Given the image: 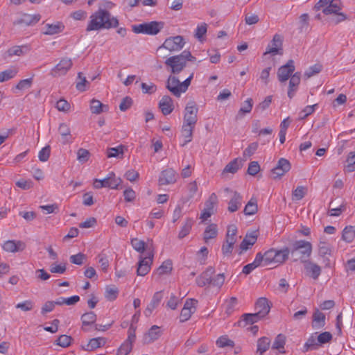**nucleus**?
<instances>
[{
    "instance_id": "f257e3e1",
    "label": "nucleus",
    "mask_w": 355,
    "mask_h": 355,
    "mask_svg": "<svg viewBox=\"0 0 355 355\" xmlns=\"http://www.w3.org/2000/svg\"><path fill=\"white\" fill-rule=\"evenodd\" d=\"M119 24V19L116 17L112 15L109 11L99 8L90 15L86 31L89 32L110 29L116 28Z\"/></svg>"
},
{
    "instance_id": "f03ea898",
    "label": "nucleus",
    "mask_w": 355,
    "mask_h": 355,
    "mask_svg": "<svg viewBox=\"0 0 355 355\" xmlns=\"http://www.w3.org/2000/svg\"><path fill=\"white\" fill-rule=\"evenodd\" d=\"M196 58L190 51L184 50L180 54L173 55L165 60V64L173 74L181 73L187 67L188 62H195Z\"/></svg>"
},
{
    "instance_id": "7ed1b4c3",
    "label": "nucleus",
    "mask_w": 355,
    "mask_h": 355,
    "mask_svg": "<svg viewBox=\"0 0 355 355\" xmlns=\"http://www.w3.org/2000/svg\"><path fill=\"white\" fill-rule=\"evenodd\" d=\"M290 254V250L288 248H284L280 250L271 248L264 254H261V261L262 266H271L276 267L283 263L288 258Z\"/></svg>"
},
{
    "instance_id": "20e7f679",
    "label": "nucleus",
    "mask_w": 355,
    "mask_h": 355,
    "mask_svg": "<svg viewBox=\"0 0 355 355\" xmlns=\"http://www.w3.org/2000/svg\"><path fill=\"white\" fill-rule=\"evenodd\" d=\"M317 10H322L324 15H334L336 23L345 19V15L340 12L341 2L340 0H320L315 6Z\"/></svg>"
},
{
    "instance_id": "39448f33",
    "label": "nucleus",
    "mask_w": 355,
    "mask_h": 355,
    "mask_svg": "<svg viewBox=\"0 0 355 355\" xmlns=\"http://www.w3.org/2000/svg\"><path fill=\"white\" fill-rule=\"evenodd\" d=\"M193 76L194 73L192 72L183 82H180L176 76L170 75L166 80V87L173 95L180 97L188 89Z\"/></svg>"
},
{
    "instance_id": "423d86ee",
    "label": "nucleus",
    "mask_w": 355,
    "mask_h": 355,
    "mask_svg": "<svg viewBox=\"0 0 355 355\" xmlns=\"http://www.w3.org/2000/svg\"><path fill=\"white\" fill-rule=\"evenodd\" d=\"M317 248L318 255L322 259V263L326 267H331L333 262L330 258L333 256L334 248L325 236L320 237Z\"/></svg>"
},
{
    "instance_id": "0eeeda50",
    "label": "nucleus",
    "mask_w": 355,
    "mask_h": 355,
    "mask_svg": "<svg viewBox=\"0 0 355 355\" xmlns=\"http://www.w3.org/2000/svg\"><path fill=\"white\" fill-rule=\"evenodd\" d=\"M163 27V22L152 21L132 26V31L137 34L155 35L160 32Z\"/></svg>"
},
{
    "instance_id": "6e6552de",
    "label": "nucleus",
    "mask_w": 355,
    "mask_h": 355,
    "mask_svg": "<svg viewBox=\"0 0 355 355\" xmlns=\"http://www.w3.org/2000/svg\"><path fill=\"white\" fill-rule=\"evenodd\" d=\"M136 327L133 325L128 330L127 338L117 349L116 355H128L132 349V346L136 340Z\"/></svg>"
},
{
    "instance_id": "1a4fd4ad",
    "label": "nucleus",
    "mask_w": 355,
    "mask_h": 355,
    "mask_svg": "<svg viewBox=\"0 0 355 355\" xmlns=\"http://www.w3.org/2000/svg\"><path fill=\"white\" fill-rule=\"evenodd\" d=\"M185 44L184 39L182 36L177 35L166 38L164 43L159 46L158 51L165 49L170 52H176L182 50Z\"/></svg>"
},
{
    "instance_id": "9d476101",
    "label": "nucleus",
    "mask_w": 355,
    "mask_h": 355,
    "mask_svg": "<svg viewBox=\"0 0 355 355\" xmlns=\"http://www.w3.org/2000/svg\"><path fill=\"white\" fill-rule=\"evenodd\" d=\"M154 254L151 252H148L146 257L140 255L137 263V275L138 276L146 275L151 269L153 262Z\"/></svg>"
},
{
    "instance_id": "9b49d317",
    "label": "nucleus",
    "mask_w": 355,
    "mask_h": 355,
    "mask_svg": "<svg viewBox=\"0 0 355 355\" xmlns=\"http://www.w3.org/2000/svg\"><path fill=\"white\" fill-rule=\"evenodd\" d=\"M198 112L196 103L194 101L188 102L184 110L183 123L195 126L198 121Z\"/></svg>"
},
{
    "instance_id": "f8f14e48",
    "label": "nucleus",
    "mask_w": 355,
    "mask_h": 355,
    "mask_svg": "<svg viewBox=\"0 0 355 355\" xmlns=\"http://www.w3.org/2000/svg\"><path fill=\"white\" fill-rule=\"evenodd\" d=\"M198 302L193 299H187L181 310L180 320L182 322H186L190 319L191 315L196 311V304Z\"/></svg>"
},
{
    "instance_id": "ddd939ff",
    "label": "nucleus",
    "mask_w": 355,
    "mask_h": 355,
    "mask_svg": "<svg viewBox=\"0 0 355 355\" xmlns=\"http://www.w3.org/2000/svg\"><path fill=\"white\" fill-rule=\"evenodd\" d=\"M282 39L279 35L276 34L274 35L272 40L268 44L264 55L271 54L275 55H282Z\"/></svg>"
},
{
    "instance_id": "4468645a",
    "label": "nucleus",
    "mask_w": 355,
    "mask_h": 355,
    "mask_svg": "<svg viewBox=\"0 0 355 355\" xmlns=\"http://www.w3.org/2000/svg\"><path fill=\"white\" fill-rule=\"evenodd\" d=\"M294 61L290 60L287 63L278 69L277 78L279 82L284 83L291 77L295 71Z\"/></svg>"
},
{
    "instance_id": "2eb2a0df",
    "label": "nucleus",
    "mask_w": 355,
    "mask_h": 355,
    "mask_svg": "<svg viewBox=\"0 0 355 355\" xmlns=\"http://www.w3.org/2000/svg\"><path fill=\"white\" fill-rule=\"evenodd\" d=\"M173 270V263L170 259H166L162 262V263L153 271L152 277L156 281H159L161 277L164 275H168L171 274Z\"/></svg>"
},
{
    "instance_id": "dca6fc26",
    "label": "nucleus",
    "mask_w": 355,
    "mask_h": 355,
    "mask_svg": "<svg viewBox=\"0 0 355 355\" xmlns=\"http://www.w3.org/2000/svg\"><path fill=\"white\" fill-rule=\"evenodd\" d=\"M178 174L176 171L171 168H166L161 172L159 177V184L160 185H168L174 184L177 180Z\"/></svg>"
},
{
    "instance_id": "f3484780",
    "label": "nucleus",
    "mask_w": 355,
    "mask_h": 355,
    "mask_svg": "<svg viewBox=\"0 0 355 355\" xmlns=\"http://www.w3.org/2000/svg\"><path fill=\"white\" fill-rule=\"evenodd\" d=\"M71 67V60L69 58H63L54 68L52 69L51 75L53 76H63L67 73Z\"/></svg>"
},
{
    "instance_id": "a211bd4d",
    "label": "nucleus",
    "mask_w": 355,
    "mask_h": 355,
    "mask_svg": "<svg viewBox=\"0 0 355 355\" xmlns=\"http://www.w3.org/2000/svg\"><path fill=\"white\" fill-rule=\"evenodd\" d=\"M290 169V162L284 158L279 159L277 166L272 170V175L273 178L276 179L283 176Z\"/></svg>"
},
{
    "instance_id": "6ab92c4d",
    "label": "nucleus",
    "mask_w": 355,
    "mask_h": 355,
    "mask_svg": "<svg viewBox=\"0 0 355 355\" xmlns=\"http://www.w3.org/2000/svg\"><path fill=\"white\" fill-rule=\"evenodd\" d=\"M64 26L62 22L46 23L42 28V33L46 35H53L62 33L64 31Z\"/></svg>"
},
{
    "instance_id": "aec40b11",
    "label": "nucleus",
    "mask_w": 355,
    "mask_h": 355,
    "mask_svg": "<svg viewBox=\"0 0 355 355\" xmlns=\"http://www.w3.org/2000/svg\"><path fill=\"white\" fill-rule=\"evenodd\" d=\"M3 249L8 252H17L25 249L26 245L21 241L8 240L2 245Z\"/></svg>"
},
{
    "instance_id": "412c9836",
    "label": "nucleus",
    "mask_w": 355,
    "mask_h": 355,
    "mask_svg": "<svg viewBox=\"0 0 355 355\" xmlns=\"http://www.w3.org/2000/svg\"><path fill=\"white\" fill-rule=\"evenodd\" d=\"M293 250H300V253L302 255L309 257L312 252V245L310 242L306 241L304 240L297 241L294 243Z\"/></svg>"
},
{
    "instance_id": "4be33fe9",
    "label": "nucleus",
    "mask_w": 355,
    "mask_h": 355,
    "mask_svg": "<svg viewBox=\"0 0 355 355\" xmlns=\"http://www.w3.org/2000/svg\"><path fill=\"white\" fill-rule=\"evenodd\" d=\"M40 18L41 16L39 14L31 15L24 13L15 21V24L26 26H31L37 23L40 20Z\"/></svg>"
},
{
    "instance_id": "5701e85b",
    "label": "nucleus",
    "mask_w": 355,
    "mask_h": 355,
    "mask_svg": "<svg viewBox=\"0 0 355 355\" xmlns=\"http://www.w3.org/2000/svg\"><path fill=\"white\" fill-rule=\"evenodd\" d=\"M300 83V73L296 72L293 73L290 78L288 96L289 98H293L297 90L298 85Z\"/></svg>"
},
{
    "instance_id": "b1692460",
    "label": "nucleus",
    "mask_w": 355,
    "mask_h": 355,
    "mask_svg": "<svg viewBox=\"0 0 355 355\" xmlns=\"http://www.w3.org/2000/svg\"><path fill=\"white\" fill-rule=\"evenodd\" d=\"M195 126L189 125L187 124L183 123L181 131V137H180V145L182 146H186L188 143H189L192 139L193 130Z\"/></svg>"
},
{
    "instance_id": "393cba45",
    "label": "nucleus",
    "mask_w": 355,
    "mask_h": 355,
    "mask_svg": "<svg viewBox=\"0 0 355 355\" xmlns=\"http://www.w3.org/2000/svg\"><path fill=\"white\" fill-rule=\"evenodd\" d=\"M159 107L164 115L171 114L173 110V102L169 96H164L159 102Z\"/></svg>"
},
{
    "instance_id": "a878e982",
    "label": "nucleus",
    "mask_w": 355,
    "mask_h": 355,
    "mask_svg": "<svg viewBox=\"0 0 355 355\" xmlns=\"http://www.w3.org/2000/svg\"><path fill=\"white\" fill-rule=\"evenodd\" d=\"M162 334V331L160 330L159 327L157 325H153L148 330V331L145 334L144 336V342L145 343H151L154 341L157 340Z\"/></svg>"
},
{
    "instance_id": "bb28decb",
    "label": "nucleus",
    "mask_w": 355,
    "mask_h": 355,
    "mask_svg": "<svg viewBox=\"0 0 355 355\" xmlns=\"http://www.w3.org/2000/svg\"><path fill=\"white\" fill-rule=\"evenodd\" d=\"M258 233L253 231L248 233L240 245L241 250H247L250 248L257 241Z\"/></svg>"
},
{
    "instance_id": "cd10ccee",
    "label": "nucleus",
    "mask_w": 355,
    "mask_h": 355,
    "mask_svg": "<svg viewBox=\"0 0 355 355\" xmlns=\"http://www.w3.org/2000/svg\"><path fill=\"white\" fill-rule=\"evenodd\" d=\"M214 272L213 268H210L204 271L200 276L196 278V284L198 286L203 287L211 284V277Z\"/></svg>"
},
{
    "instance_id": "c85d7f7f",
    "label": "nucleus",
    "mask_w": 355,
    "mask_h": 355,
    "mask_svg": "<svg viewBox=\"0 0 355 355\" xmlns=\"http://www.w3.org/2000/svg\"><path fill=\"white\" fill-rule=\"evenodd\" d=\"M255 311L258 315L264 318L270 311V306L267 299L261 297L255 304Z\"/></svg>"
},
{
    "instance_id": "c756f323",
    "label": "nucleus",
    "mask_w": 355,
    "mask_h": 355,
    "mask_svg": "<svg viewBox=\"0 0 355 355\" xmlns=\"http://www.w3.org/2000/svg\"><path fill=\"white\" fill-rule=\"evenodd\" d=\"M106 343V339L103 337L92 338L89 342L83 346V349L86 351H93L97 348L104 346Z\"/></svg>"
},
{
    "instance_id": "7c9ffc66",
    "label": "nucleus",
    "mask_w": 355,
    "mask_h": 355,
    "mask_svg": "<svg viewBox=\"0 0 355 355\" xmlns=\"http://www.w3.org/2000/svg\"><path fill=\"white\" fill-rule=\"evenodd\" d=\"M90 110L92 113L99 114L102 112H107L109 110L107 105L102 103L100 101L92 99L90 101Z\"/></svg>"
},
{
    "instance_id": "2f4dec72",
    "label": "nucleus",
    "mask_w": 355,
    "mask_h": 355,
    "mask_svg": "<svg viewBox=\"0 0 355 355\" xmlns=\"http://www.w3.org/2000/svg\"><path fill=\"white\" fill-rule=\"evenodd\" d=\"M211 199H216L214 194H212L210 200L205 203V208L200 214V218L202 221L207 220L214 213V202L211 201Z\"/></svg>"
},
{
    "instance_id": "473e14b6",
    "label": "nucleus",
    "mask_w": 355,
    "mask_h": 355,
    "mask_svg": "<svg viewBox=\"0 0 355 355\" xmlns=\"http://www.w3.org/2000/svg\"><path fill=\"white\" fill-rule=\"evenodd\" d=\"M242 205V196L237 192H234L228 204V211L235 212Z\"/></svg>"
},
{
    "instance_id": "72a5a7b5",
    "label": "nucleus",
    "mask_w": 355,
    "mask_h": 355,
    "mask_svg": "<svg viewBox=\"0 0 355 355\" xmlns=\"http://www.w3.org/2000/svg\"><path fill=\"white\" fill-rule=\"evenodd\" d=\"M125 147L123 145H119L116 147L109 148L106 150L107 158H122L124 155Z\"/></svg>"
},
{
    "instance_id": "f704fd0d",
    "label": "nucleus",
    "mask_w": 355,
    "mask_h": 355,
    "mask_svg": "<svg viewBox=\"0 0 355 355\" xmlns=\"http://www.w3.org/2000/svg\"><path fill=\"white\" fill-rule=\"evenodd\" d=\"M270 343V339L268 337L263 336L259 338L257 343V352L260 355H263L268 350Z\"/></svg>"
},
{
    "instance_id": "c9c22d12",
    "label": "nucleus",
    "mask_w": 355,
    "mask_h": 355,
    "mask_svg": "<svg viewBox=\"0 0 355 355\" xmlns=\"http://www.w3.org/2000/svg\"><path fill=\"white\" fill-rule=\"evenodd\" d=\"M261 259H262L261 253L259 252L256 254V257L252 263H248L243 267L242 272L245 275L250 274L252 271H253L257 267L262 265Z\"/></svg>"
},
{
    "instance_id": "e433bc0d",
    "label": "nucleus",
    "mask_w": 355,
    "mask_h": 355,
    "mask_svg": "<svg viewBox=\"0 0 355 355\" xmlns=\"http://www.w3.org/2000/svg\"><path fill=\"white\" fill-rule=\"evenodd\" d=\"M325 324V315L324 313L320 312L318 309H316L313 315V327L315 329H320L324 327Z\"/></svg>"
},
{
    "instance_id": "4c0bfd02",
    "label": "nucleus",
    "mask_w": 355,
    "mask_h": 355,
    "mask_svg": "<svg viewBox=\"0 0 355 355\" xmlns=\"http://www.w3.org/2000/svg\"><path fill=\"white\" fill-rule=\"evenodd\" d=\"M286 336L282 334H278L272 345V348L273 349H277L281 354L285 353L284 346L286 344Z\"/></svg>"
},
{
    "instance_id": "58836bf2",
    "label": "nucleus",
    "mask_w": 355,
    "mask_h": 355,
    "mask_svg": "<svg viewBox=\"0 0 355 355\" xmlns=\"http://www.w3.org/2000/svg\"><path fill=\"white\" fill-rule=\"evenodd\" d=\"M252 99L251 98H247L239 109L236 115V119H240L243 116L244 114L250 113L252 111Z\"/></svg>"
},
{
    "instance_id": "ea45409f",
    "label": "nucleus",
    "mask_w": 355,
    "mask_h": 355,
    "mask_svg": "<svg viewBox=\"0 0 355 355\" xmlns=\"http://www.w3.org/2000/svg\"><path fill=\"white\" fill-rule=\"evenodd\" d=\"M59 132L62 136V142L64 144L71 142V130L67 123H61L58 128Z\"/></svg>"
},
{
    "instance_id": "a19ab883",
    "label": "nucleus",
    "mask_w": 355,
    "mask_h": 355,
    "mask_svg": "<svg viewBox=\"0 0 355 355\" xmlns=\"http://www.w3.org/2000/svg\"><path fill=\"white\" fill-rule=\"evenodd\" d=\"M308 188L305 186H297L292 192V200L294 202L301 200L307 193Z\"/></svg>"
},
{
    "instance_id": "79ce46f5",
    "label": "nucleus",
    "mask_w": 355,
    "mask_h": 355,
    "mask_svg": "<svg viewBox=\"0 0 355 355\" xmlns=\"http://www.w3.org/2000/svg\"><path fill=\"white\" fill-rule=\"evenodd\" d=\"M305 269L309 275L314 279H317L321 273V268L316 263L309 262L306 266Z\"/></svg>"
},
{
    "instance_id": "37998d69",
    "label": "nucleus",
    "mask_w": 355,
    "mask_h": 355,
    "mask_svg": "<svg viewBox=\"0 0 355 355\" xmlns=\"http://www.w3.org/2000/svg\"><path fill=\"white\" fill-rule=\"evenodd\" d=\"M218 234L217 225L215 224L209 225L204 232V239L208 242L209 239L215 238Z\"/></svg>"
},
{
    "instance_id": "c03bdc74",
    "label": "nucleus",
    "mask_w": 355,
    "mask_h": 355,
    "mask_svg": "<svg viewBox=\"0 0 355 355\" xmlns=\"http://www.w3.org/2000/svg\"><path fill=\"white\" fill-rule=\"evenodd\" d=\"M33 80V77L21 80L16 85L15 87L12 89L13 92H15V90L26 91L30 89L32 87Z\"/></svg>"
},
{
    "instance_id": "a18cd8bd",
    "label": "nucleus",
    "mask_w": 355,
    "mask_h": 355,
    "mask_svg": "<svg viewBox=\"0 0 355 355\" xmlns=\"http://www.w3.org/2000/svg\"><path fill=\"white\" fill-rule=\"evenodd\" d=\"M28 51L29 47L28 46H15L8 49V54L9 56H21L26 53Z\"/></svg>"
},
{
    "instance_id": "49530a36",
    "label": "nucleus",
    "mask_w": 355,
    "mask_h": 355,
    "mask_svg": "<svg viewBox=\"0 0 355 355\" xmlns=\"http://www.w3.org/2000/svg\"><path fill=\"white\" fill-rule=\"evenodd\" d=\"M109 183L106 184V187L112 189H118L122 180L120 178H117L114 173L110 172L108 173Z\"/></svg>"
},
{
    "instance_id": "de8ad7c7",
    "label": "nucleus",
    "mask_w": 355,
    "mask_h": 355,
    "mask_svg": "<svg viewBox=\"0 0 355 355\" xmlns=\"http://www.w3.org/2000/svg\"><path fill=\"white\" fill-rule=\"evenodd\" d=\"M355 238V230L353 226H347L343 230L342 239L347 243H351Z\"/></svg>"
},
{
    "instance_id": "09e8293b",
    "label": "nucleus",
    "mask_w": 355,
    "mask_h": 355,
    "mask_svg": "<svg viewBox=\"0 0 355 355\" xmlns=\"http://www.w3.org/2000/svg\"><path fill=\"white\" fill-rule=\"evenodd\" d=\"M193 220L192 218H187L185 220L178 234V237L180 239H182L189 234L193 225Z\"/></svg>"
},
{
    "instance_id": "8fccbe9b",
    "label": "nucleus",
    "mask_w": 355,
    "mask_h": 355,
    "mask_svg": "<svg viewBox=\"0 0 355 355\" xmlns=\"http://www.w3.org/2000/svg\"><path fill=\"white\" fill-rule=\"evenodd\" d=\"M207 31V25L206 23H201L198 24L195 30V37L198 41L202 42L204 41V36Z\"/></svg>"
},
{
    "instance_id": "3c124183",
    "label": "nucleus",
    "mask_w": 355,
    "mask_h": 355,
    "mask_svg": "<svg viewBox=\"0 0 355 355\" xmlns=\"http://www.w3.org/2000/svg\"><path fill=\"white\" fill-rule=\"evenodd\" d=\"M319 346L320 344L317 340V336L315 335H312L308 338L306 342L304 343V351L307 352L309 350L316 349Z\"/></svg>"
},
{
    "instance_id": "603ef678",
    "label": "nucleus",
    "mask_w": 355,
    "mask_h": 355,
    "mask_svg": "<svg viewBox=\"0 0 355 355\" xmlns=\"http://www.w3.org/2000/svg\"><path fill=\"white\" fill-rule=\"evenodd\" d=\"M18 71L15 68H10L3 71L0 72V83L7 81L14 78Z\"/></svg>"
},
{
    "instance_id": "864d4df0",
    "label": "nucleus",
    "mask_w": 355,
    "mask_h": 355,
    "mask_svg": "<svg viewBox=\"0 0 355 355\" xmlns=\"http://www.w3.org/2000/svg\"><path fill=\"white\" fill-rule=\"evenodd\" d=\"M89 84V83L86 80V78L83 76L82 73L79 72L76 83V89L80 92H84L87 89Z\"/></svg>"
},
{
    "instance_id": "5fc2aeb1",
    "label": "nucleus",
    "mask_w": 355,
    "mask_h": 355,
    "mask_svg": "<svg viewBox=\"0 0 355 355\" xmlns=\"http://www.w3.org/2000/svg\"><path fill=\"white\" fill-rule=\"evenodd\" d=\"M346 165L345 170L347 172H353L355 171V152H350L346 159Z\"/></svg>"
},
{
    "instance_id": "6e6d98bb",
    "label": "nucleus",
    "mask_w": 355,
    "mask_h": 355,
    "mask_svg": "<svg viewBox=\"0 0 355 355\" xmlns=\"http://www.w3.org/2000/svg\"><path fill=\"white\" fill-rule=\"evenodd\" d=\"M130 243L132 248L139 253H143L146 250V243L143 240H140L138 238L132 239Z\"/></svg>"
},
{
    "instance_id": "4d7b16f0",
    "label": "nucleus",
    "mask_w": 355,
    "mask_h": 355,
    "mask_svg": "<svg viewBox=\"0 0 355 355\" xmlns=\"http://www.w3.org/2000/svg\"><path fill=\"white\" fill-rule=\"evenodd\" d=\"M241 167V161L238 159H235L230 162L224 168V173H236Z\"/></svg>"
},
{
    "instance_id": "13d9d810",
    "label": "nucleus",
    "mask_w": 355,
    "mask_h": 355,
    "mask_svg": "<svg viewBox=\"0 0 355 355\" xmlns=\"http://www.w3.org/2000/svg\"><path fill=\"white\" fill-rule=\"evenodd\" d=\"M271 67H266L261 70L257 80L260 81L263 85H267L270 82V73Z\"/></svg>"
},
{
    "instance_id": "bf43d9fd",
    "label": "nucleus",
    "mask_w": 355,
    "mask_h": 355,
    "mask_svg": "<svg viewBox=\"0 0 355 355\" xmlns=\"http://www.w3.org/2000/svg\"><path fill=\"white\" fill-rule=\"evenodd\" d=\"M223 306L226 313L227 314H230L233 312L237 306V299L234 297H232L230 299L225 300Z\"/></svg>"
},
{
    "instance_id": "052dcab7",
    "label": "nucleus",
    "mask_w": 355,
    "mask_h": 355,
    "mask_svg": "<svg viewBox=\"0 0 355 355\" xmlns=\"http://www.w3.org/2000/svg\"><path fill=\"white\" fill-rule=\"evenodd\" d=\"M97 258L101 270L104 272H107L110 266L108 257L105 254H100L98 255Z\"/></svg>"
},
{
    "instance_id": "680f3d73",
    "label": "nucleus",
    "mask_w": 355,
    "mask_h": 355,
    "mask_svg": "<svg viewBox=\"0 0 355 355\" xmlns=\"http://www.w3.org/2000/svg\"><path fill=\"white\" fill-rule=\"evenodd\" d=\"M81 320H82L83 325H85V326L91 325L93 323H94V322L96 321V315L92 311L88 312L82 315Z\"/></svg>"
},
{
    "instance_id": "e2e57ef3",
    "label": "nucleus",
    "mask_w": 355,
    "mask_h": 355,
    "mask_svg": "<svg viewBox=\"0 0 355 355\" xmlns=\"http://www.w3.org/2000/svg\"><path fill=\"white\" fill-rule=\"evenodd\" d=\"M90 157V153L89 150L85 149V148H80L77 151V159L78 161L81 163L84 164L87 162Z\"/></svg>"
},
{
    "instance_id": "0e129e2a",
    "label": "nucleus",
    "mask_w": 355,
    "mask_h": 355,
    "mask_svg": "<svg viewBox=\"0 0 355 355\" xmlns=\"http://www.w3.org/2000/svg\"><path fill=\"white\" fill-rule=\"evenodd\" d=\"M119 291L115 286L107 287L105 290V296L107 300L114 301L118 296Z\"/></svg>"
},
{
    "instance_id": "69168bd1",
    "label": "nucleus",
    "mask_w": 355,
    "mask_h": 355,
    "mask_svg": "<svg viewBox=\"0 0 355 355\" xmlns=\"http://www.w3.org/2000/svg\"><path fill=\"white\" fill-rule=\"evenodd\" d=\"M34 307V302L32 300H28L24 302L17 303L15 305L16 309H21L23 311H31Z\"/></svg>"
},
{
    "instance_id": "338daca9",
    "label": "nucleus",
    "mask_w": 355,
    "mask_h": 355,
    "mask_svg": "<svg viewBox=\"0 0 355 355\" xmlns=\"http://www.w3.org/2000/svg\"><path fill=\"white\" fill-rule=\"evenodd\" d=\"M55 107L60 112H67L69 111L71 105L67 101L61 98L57 101Z\"/></svg>"
},
{
    "instance_id": "774afa93",
    "label": "nucleus",
    "mask_w": 355,
    "mask_h": 355,
    "mask_svg": "<svg viewBox=\"0 0 355 355\" xmlns=\"http://www.w3.org/2000/svg\"><path fill=\"white\" fill-rule=\"evenodd\" d=\"M216 345L219 347H233L234 342L232 340H230L227 336H223L217 339Z\"/></svg>"
}]
</instances>
